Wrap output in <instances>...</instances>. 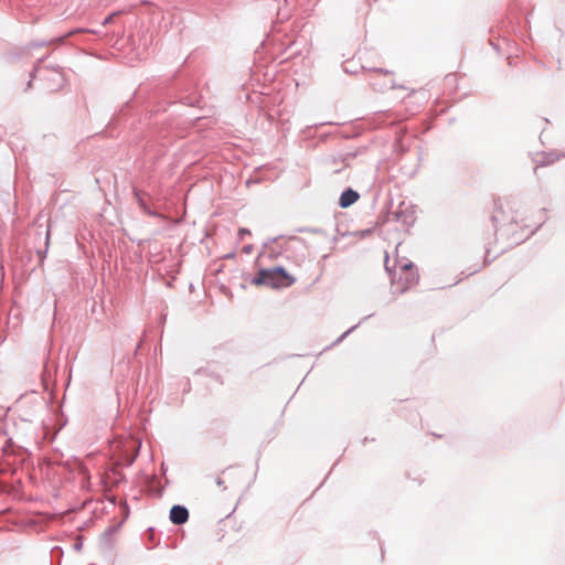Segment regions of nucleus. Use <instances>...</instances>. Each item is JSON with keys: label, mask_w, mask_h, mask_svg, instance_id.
Listing matches in <instances>:
<instances>
[{"label": "nucleus", "mask_w": 565, "mask_h": 565, "mask_svg": "<svg viewBox=\"0 0 565 565\" xmlns=\"http://www.w3.org/2000/svg\"><path fill=\"white\" fill-rule=\"evenodd\" d=\"M385 268L391 276L394 292L404 294L419 281L417 267L407 258L396 260L394 266L391 267L388 257L386 256Z\"/></svg>", "instance_id": "f257e3e1"}, {"label": "nucleus", "mask_w": 565, "mask_h": 565, "mask_svg": "<svg viewBox=\"0 0 565 565\" xmlns=\"http://www.w3.org/2000/svg\"><path fill=\"white\" fill-rule=\"evenodd\" d=\"M295 282L296 278L287 273L282 267L260 269L252 280V284L255 286L266 285L274 289L287 288Z\"/></svg>", "instance_id": "f03ea898"}, {"label": "nucleus", "mask_w": 565, "mask_h": 565, "mask_svg": "<svg viewBox=\"0 0 565 565\" xmlns=\"http://www.w3.org/2000/svg\"><path fill=\"white\" fill-rule=\"evenodd\" d=\"M189 512L184 507L173 505L170 510V520L174 524H183L188 521Z\"/></svg>", "instance_id": "7ed1b4c3"}, {"label": "nucleus", "mask_w": 565, "mask_h": 565, "mask_svg": "<svg viewBox=\"0 0 565 565\" xmlns=\"http://www.w3.org/2000/svg\"><path fill=\"white\" fill-rule=\"evenodd\" d=\"M359 198L360 195L358 192H355L352 189H348L341 194L339 204L341 207L345 209L354 204L359 200Z\"/></svg>", "instance_id": "20e7f679"}, {"label": "nucleus", "mask_w": 565, "mask_h": 565, "mask_svg": "<svg viewBox=\"0 0 565 565\" xmlns=\"http://www.w3.org/2000/svg\"><path fill=\"white\" fill-rule=\"evenodd\" d=\"M250 232L247 228H239L238 235L242 237L243 235H249Z\"/></svg>", "instance_id": "39448f33"}, {"label": "nucleus", "mask_w": 565, "mask_h": 565, "mask_svg": "<svg viewBox=\"0 0 565 565\" xmlns=\"http://www.w3.org/2000/svg\"><path fill=\"white\" fill-rule=\"evenodd\" d=\"M110 21H111V17H108V18H106V19H105L104 24H107V23H109Z\"/></svg>", "instance_id": "423d86ee"}, {"label": "nucleus", "mask_w": 565, "mask_h": 565, "mask_svg": "<svg viewBox=\"0 0 565 565\" xmlns=\"http://www.w3.org/2000/svg\"><path fill=\"white\" fill-rule=\"evenodd\" d=\"M77 32H82V30L72 31V32L68 33V36L73 35V34H75Z\"/></svg>", "instance_id": "0eeeda50"}, {"label": "nucleus", "mask_w": 565, "mask_h": 565, "mask_svg": "<svg viewBox=\"0 0 565 565\" xmlns=\"http://www.w3.org/2000/svg\"><path fill=\"white\" fill-rule=\"evenodd\" d=\"M493 220H494L495 222H499V221H500V217H499L498 215H494V216H493Z\"/></svg>", "instance_id": "6e6552de"}]
</instances>
